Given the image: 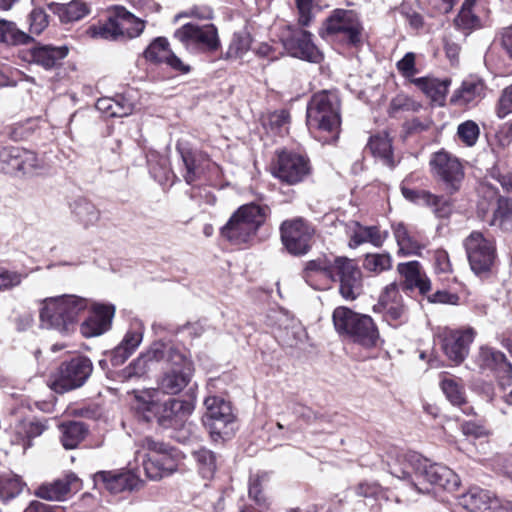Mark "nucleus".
I'll list each match as a JSON object with an SVG mask.
<instances>
[{
	"label": "nucleus",
	"instance_id": "79ce46f5",
	"mask_svg": "<svg viewBox=\"0 0 512 512\" xmlns=\"http://www.w3.org/2000/svg\"><path fill=\"white\" fill-rule=\"evenodd\" d=\"M192 456L196 462L199 474L203 479L210 480L217 470V457L211 450L202 447L193 451Z\"/></svg>",
	"mask_w": 512,
	"mask_h": 512
},
{
	"label": "nucleus",
	"instance_id": "bf43d9fd",
	"mask_svg": "<svg viewBox=\"0 0 512 512\" xmlns=\"http://www.w3.org/2000/svg\"><path fill=\"white\" fill-rule=\"evenodd\" d=\"M422 105L414 98H393L390 105V114L396 116L399 111L417 112Z\"/></svg>",
	"mask_w": 512,
	"mask_h": 512
},
{
	"label": "nucleus",
	"instance_id": "13d9d810",
	"mask_svg": "<svg viewBox=\"0 0 512 512\" xmlns=\"http://www.w3.org/2000/svg\"><path fill=\"white\" fill-rule=\"evenodd\" d=\"M30 32L40 34L48 25V16L44 9L34 8L29 16Z\"/></svg>",
	"mask_w": 512,
	"mask_h": 512
},
{
	"label": "nucleus",
	"instance_id": "423d86ee",
	"mask_svg": "<svg viewBox=\"0 0 512 512\" xmlns=\"http://www.w3.org/2000/svg\"><path fill=\"white\" fill-rule=\"evenodd\" d=\"M270 209L250 203L241 206L222 228V235L234 244L249 242L265 222Z\"/></svg>",
	"mask_w": 512,
	"mask_h": 512
},
{
	"label": "nucleus",
	"instance_id": "7ed1b4c3",
	"mask_svg": "<svg viewBox=\"0 0 512 512\" xmlns=\"http://www.w3.org/2000/svg\"><path fill=\"white\" fill-rule=\"evenodd\" d=\"M332 320L340 336L364 348L375 347L380 340L379 330L369 315L339 306L333 311Z\"/></svg>",
	"mask_w": 512,
	"mask_h": 512
},
{
	"label": "nucleus",
	"instance_id": "0e129e2a",
	"mask_svg": "<svg viewBox=\"0 0 512 512\" xmlns=\"http://www.w3.org/2000/svg\"><path fill=\"white\" fill-rule=\"evenodd\" d=\"M398 71L410 81L416 73L415 54L408 52L396 64Z\"/></svg>",
	"mask_w": 512,
	"mask_h": 512
},
{
	"label": "nucleus",
	"instance_id": "4c0bfd02",
	"mask_svg": "<svg viewBox=\"0 0 512 512\" xmlns=\"http://www.w3.org/2000/svg\"><path fill=\"white\" fill-rule=\"evenodd\" d=\"M368 147L372 154L379 157L386 166L390 168L395 166L391 139L388 137L386 132L371 136L368 142Z\"/></svg>",
	"mask_w": 512,
	"mask_h": 512
},
{
	"label": "nucleus",
	"instance_id": "ddd939ff",
	"mask_svg": "<svg viewBox=\"0 0 512 512\" xmlns=\"http://www.w3.org/2000/svg\"><path fill=\"white\" fill-rule=\"evenodd\" d=\"M284 49L295 58L319 63L323 55L312 41V34L301 28L286 25L279 34Z\"/></svg>",
	"mask_w": 512,
	"mask_h": 512
},
{
	"label": "nucleus",
	"instance_id": "338daca9",
	"mask_svg": "<svg viewBox=\"0 0 512 512\" xmlns=\"http://www.w3.org/2000/svg\"><path fill=\"white\" fill-rule=\"evenodd\" d=\"M143 333L141 329H135V330H129L123 340L120 342V345L123 348H126L129 350L131 354L136 350V348L140 345L142 342Z\"/></svg>",
	"mask_w": 512,
	"mask_h": 512
},
{
	"label": "nucleus",
	"instance_id": "5fc2aeb1",
	"mask_svg": "<svg viewBox=\"0 0 512 512\" xmlns=\"http://www.w3.org/2000/svg\"><path fill=\"white\" fill-rule=\"evenodd\" d=\"M88 12V7L84 1L72 0L63 7L61 18L67 22H74L82 19Z\"/></svg>",
	"mask_w": 512,
	"mask_h": 512
},
{
	"label": "nucleus",
	"instance_id": "1a4fd4ad",
	"mask_svg": "<svg viewBox=\"0 0 512 512\" xmlns=\"http://www.w3.org/2000/svg\"><path fill=\"white\" fill-rule=\"evenodd\" d=\"M46 170L43 159L21 147H0V171L18 177H32Z\"/></svg>",
	"mask_w": 512,
	"mask_h": 512
},
{
	"label": "nucleus",
	"instance_id": "20e7f679",
	"mask_svg": "<svg viewBox=\"0 0 512 512\" xmlns=\"http://www.w3.org/2000/svg\"><path fill=\"white\" fill-rule=\"evenodd\" d=\"M146 21L136 17L123 6H114L108 12L106 21L88 29L91 37L110 41H126L139 37Z\"/></svg>",
	"mask_w": 512,
	"mask_h": 512
},
{
	"label": "nucleus",
	"instance_id": "412c9836",
	"mask_svg": "<svg viewBox=\"0 0 512 512\" xmlns=\"http://www.w3.org/2000/svg\"><path fill=\"white\" fill-rule=\"evenodd\" d=\"M193 410L192 401L172 398L160 405L157 422L166 429L189 430L190 424L187 421Z\"/></svg>",
	"mask_w": 512,
	"mask_h": 512
},
{
	"label": "nucleus",
	"instance_id": "49530a36",
	"mask_svg": "<svg viewBox=\"0 0 512 512\" xmlns=\"http://www.w3.org/2000/svg\"><path fill=\"white\" fill-rule=\"evenodd\" d=\"M170 51L167 38L157 37L144 51V57L154 63H163Z\"/></svg>",
	"mask_w": 512,
	"mask_h": 512
},
{
	"label": "nucleus",
	"instance_id": "4d7b16f0",
	"mask_svg": "<svg viewBox=\"0 0 512 512\" xmlns=\"http://www.w3.org/2000/svg\"><path fill=\"white\" fill-rule=\"evenodd\" d=\"M431 198L427 204L433 213L439 218H447L452 212V203L449 199L443 196L434 195L431 193Z\"/></svg>",
	"mask_w": 512,
	"mask_h": 512
},
{
	"label": "nucleus",
	"instance_id": "f704fd0d",
	"mask_svg": "<svg viewBox=\"0 0 512 512\" xmlns=\"http://www.w3.org/2000/svg\"><path fill=\"white\" fill-rule=\"evenodd\" d=\"M476 0H464L461 9L454 19V25L457 29L463 31L465 35L481 27V20L474 12Z\"/></svg>",
	"mask_w": 512,
	"mask_h": 512
},
{
	"label": "nucleus",
	"instance_id": "f8f14e48",
	"mask_svg": "<svg viewBox=\"0 0 512 512\" xmlns=\"http://www.w3.org/2000/svg\"><path fill=\"white\" fill-rule=\"evenodd\" d=\"M314 235V227L300 217L285 220L280 225L281 242L292 256L308 254L313 245Z\"/></svg>",
	"mask_w": 512,
	"mask_h": 512
},
{
	"label": "nucleus",
	"instance_id": "c85d7f7f",
	"mask_svg": "<svg viewBox=\"0 0 512 512\" xmlns=\"http://www.w3.org/2000/svg\"><path fill=\"white\" fill-rule=\"evenodd\" d=\"M397 271L405 278V287L407 289L417 288L422 295L430 292L431 281L422 271L418 261L399 263Z\"/></svg>",
	"mask_w": 512,
	"mask_h": 512
},
{
	"label": "nucleus",
	"instance_id": "09e8293b",
	"mask_svg": "<svg viewBox=\"0 0 512 512\" xmlns=\"http://www.w3.org/2000/svg\"><path fill=\"white\" fill-rule=\"evenodd\" d=\"M267 478V473L251 475L249 478L248 494L257 506L268 508L269 503L264 494H262V483Z\"/></svg>",
	"mask_w": 512,
	"mask_h": 512
},
{
	"label": "nucleus",
	"instance_id": "4468645a",
	"mask_svg": "<svg viewBox=\"0 0 512 512\" xmlns=\"http://www.w3.org/2000/svg\"><path fill=\"white\" fill-rule=\"evenodd\" d=\"M418 475V482L413 483V489L418 494H430L435 486L452 492L460 485L458 475L450 468L442 464L430 463L427 459Z\"/></svg>",
	"mask_w": 512,
	"mask_h": 512
},
{
	"label": "nucleus",
	"instance_id": "2eb2a0df",
	"mask_svg": "<svg viewBox=\"0 0 512 512\" xmlns=\"http://www.w3.org/2000/svg\"><path fill=\"white\" fill-rule=\"evenodd\" d=\"M431 172L440 180L449 194L459 191L464 179L463 167L455 156L445 151H438L430 159Z\"/></svg>",
	"mask_w": 512,
	"mask_h": 512
},
{
	"label": "nucleus",
	"instance_id": "4be33fe9",
	"mask_svg": "<svg viewBox=\"0 0 512 512\" xmlns=\"http://www.w3.org/2000/svg\"><path fill=\"white\" fill-rule=\"evenodd\" d=\"M474 337L475 331L472 328L464 330L445 329L440 334L441 346L449 360L460 364L467 357L469 346Z\"/></svg>",
	"mask_w": 512,
	"mask_h": 512
},
{
	"label": "nucleus",
	"instance_id": "cd10ccee",
	"mask_svg": "<svg viewBox=\"0 0 512 512\" xmlns=\"http://www.w3.org/2000/svg\"><path fill=\"white\" fill-rule=\"evenodd\" d=\"M346 233L349 237L350 248H356L365 243L380 247L386 238V233H382L377 226H364L358 221L348 222Z\"/></svg>",
	"mask_w": 512,
	"mask_h": 512
},
{
	"label": "nucleus",
	"instance_id": "6ab92c4d",
	"mask_svg": "<svg viewBox=\"0 0 512 512\" xmlns=\"http://www.w3.org/2000/svg\"><path fill=\"white\" fill-rule=\"evenodd\" d=\"M162 360L170 364L171 369L183 370L187 364L194 367L193 362L180 349L173 345L157 342L135 360L133 365L135 369H138L135 374L143 373L148 362Z\"/></svg>",
	"mask_w": 512,
	"mask_h": 512
},
{
	"label": "nucleus",
	"instance_id": "f3484780",
	"mask_svg": "<svg viewBox=\"0 0 512 512\" xmlns=\"http://www.w3.org/2000/svg\"><path fill=\"white\" fill-rule=\"evenodd\" d=\"M338 98H311L307 106V120L319 130L338 133L340 126Z\"/></svg>",
	"mask_w": 512,
	"mask_h": 512
},
{
	"label": "nucleus",
	"instance_id": "f03ea898",
	"mask_svg": "<svg viewBox=\"0 0 512 512\" xmlns=\"http://www.w3.org/2000/svg\"><path fill=\"white\" fill-rule=\"evenodd\" d=\"M87 307V299L76 295L49 297L42 301L40 321L45 328L70 334L75 331L79 317Z\"/></svg>",
	"mask_w": 512,
	"mask_h": 512
},
{
	"label": "nucleus",
	"instance_id": "de8ad7c7",
	"mask_svg": "<svg viewBox=\"0 0 512 512\" xmlns=\"http://www.w3.org/2000/svg\"><path fill=\"white\" fill-rule=\"evenodd\" d=\"M24 483L16 475L0 476V500L6 501L19 495Z\"/></svg>",
	"mask_w": 512,
	"mask_h": 512
},
{
	"label": "nucleus",
	"instance_id": "a18cd8bd",
	"mask_svg": "<svg viewBox=\"0 0 512 512\" xmlns=\"http://www.w3.org/2000/svg\"><path fill=\"white\" fill-rule=\"evenodd\" d=\"M251 37L248 33H234L225 54L226 59L242 58L250 49Z\"/></svg>",
	"mask_w": 512,
	"mask_h": 512
},
{
	"label": "nucleus",
	"instance_id": "603ef678",
	"mask_svg": "<svg viewBox=\"0 0 512 512\" xmlns=\"http://www.w3.org/2000/svg\"><path fill=\"white\" fill-rule=\"evenodd\" d=\"M363 266L368 271L380 273L389 270L392 266V261L390 255L386 253L367 254Z\"/></svg>",
	"mask_w": 512,
	"mask_h": 512
},
{
	"label": "nucleus",
	"instance_id": "393cba45",
	"mask_svg": "<svg viewBox=\"0 0 512 512\" xmlns=\"http://www.w3.org/2000/svg\"><path fill=\"white\" fill-rule=\"evenodd\" d=\"M114 314L113 305H94L88 318L80 326L82 335L86 338L102 335L110 329Z\"/></svg>",
	"mask_w": 512,
	"mask_h": 512
},
{
	"label": "nucleus",
	"instance_id": "58836bf2",
	"mask_svg": "<svg viewBox=\"0 0 512 512\" xmlns=\"http://www.w3.org/2000/svg\"><path fill=\"white\" fill-rule=\"evenodd\" d=\"M411 83L426 96H446L451 81L448 78L439 79L433 76H424L412 78Z\"/></svg>",
	"mask_w": 512,
	"mask_h": 512
},
{
	"label": "nucleus",
	"instance_id": "39448f33",
	"mask_svg": "<svg viewBox=\"0 0 512 512\" xmlns=\"http://www.w3.org/2000/svg\"><path fill=\"white\" fill-rule=\"evenodd\" d=\"M322 38L359 48L365 40L364 27L353 10L335 9L319 31Z\"/></svg>",
	"mask_w": 512,
	"mask_h": 512
},
{
	"label": "nucleus",
	"instance_id": "dca6fc26",
	"mask_svg": "<svg viewBox=\"0 0 512 512\" xmlns=\"http://www.w3.org/2000/svg\"><path fill=\"white\" fill-rule=\"evenodd\" d=\"M206 413L203 418L204 425L214 440L230 435L229 424L233 423L234 415L229 402L221 397L209 396L205 399Z\"/></svg>",
	"mask_w": 512,
	"mask_h": 512
},
{
	"label": "nucleus",
	"instance_id": "e433bc0d",
	"mask_svg": "<svg viewBox=\"0 0 512 512\" xmlns=\"http://www.w3.org/2000/svg\"><path fill=\"white\" fill-rule=\"evenodd\" d=\"M71 209L73 215L85 228L95 225L100 219V211L85 198L74 200Z\"/></svg>",
	"mask_w": 512,
	"mask_h": 512
},
{
	"label": "nucleus",
	"instance_id": "a19ab883",
	"mask_svg": "<svg viewBox=\"0 0 512 512\" xmlns=\"http://www.w3.org/2000/svg\"><path fill=\"white\" fill-rule=\"evenodd\" d=\"M489 225L504 232H512V199L502 197L498 199L497 208L493 212Z\"/></svg>",
	"mask_w": 512,
	"mask_h": 512
},
{
	"label": "nucleus",
	"instance_id": "473e14b6",
	"mask_svg": "<svg viewBox=\"0 0 512 512\" xmlns=\"http://www.w3.org/2000/svg\"><path fill=\"white\" fill-rule=\"evenodd\" d=\"M68 54L66 46L53 47V46H39L31 50L33 62L43 66L46 69L53 68Z\"/></svg>",
	"mask_w": 512,
	"mask_h": 512
},
{
	"label": "nucleus",
	"instance_id": "774afa93",
	"mask_svg": "<svg viewBox=\"0 0 512 512\" xmlns=\"http://www.w3.org/2000/svg\"><path fill=\"white\" fill-rule=\"evenodd\" d=\"M430 126V122H423V121H420L419 119H413L411 121H407L404 123L403 125V130H404V133H405V137H408L410 135H413V134H417V133H420L422 131H425L429 128Z\"/></svg>",
	"mask_w": 512,
	"mask_h": 512
},
{
	"label": "nucleus",
	"instance_id": "8fccbe9b",
	"mask_svg": "<svg viewBox=\"0 0 512 512\" xmlns=\"http://www.w3.org/2000/svg\"><path fill=\"white\" fill-rule=\"evenodd\" d=\"M134 409L144 421L149 422L154 417L157 418L159 415L160 405L151 399H145L143 396H136Z\"/></svg>",
	"mask_w": 512,
	"mask_h": 512
},
{
	"label": "nucleus",
	"instance_id": "bb28decb",
	"mask_svg": "<svg viewBox=\"0 0 512 512\" xmlns=\"http://www.w3.org/2000/svg\"><path fill=\"white\" fill-rule=\"evenodd\" d=\"M80 488V480L74 473L52 482L40 485L35 491L36 496L48 501H61L72 489Z\"/></svg>",
	"mask_w": 512,
	"mask_h": 512
},
{
	"label": "nucleus",
	"instance_id": "aec40b11",
	"mask_svg": "<svg viewBox=\"0 0 512 512\" xmlns=\"http://www.w3.org/2000/svg\"><path fill=\"white\" fill-rule=\"evenodd\" d=\"M425 459L416 452L391 451L388 454V470L390 474L406 481L413 489V483L418 482Z\"/></svg>",
	"mask_w": 512,
	"mask_h": 512
},
{
	"label": "nucleus",
	"instance_id": "72a5a7b5",
	"mask_svg": "<svg viewBox=\"0 0 512 512\" xmlns=\"http://www.w3.org/2000/svg\"><path fill=\"white\" fill-rule=\"evenodd\" d=\"M95 108L105 117H125L132 113L134 105L129 98H97Z\"/></svg>",
	"mask_w": 512,
	"mask_h": 512
},
{
	"label": "nucleus",
	"instance_id": "6e6552de",
	"mask_svg": "<svg viewBox=\"0 0 512 512\" xmlns=\"http://www.w3.org/2000/svg\"><path fill=\"white\" fill-rule=\"evenodd\" d=\"M463 245L472 272L480 278H488L497 260L494 239L480 231H473L464 239Z\"/></svg>",
	"mask_w": 512,
	"mask_h": 512
},
{
	"label": "nucleus",
	"instance_id": "e2e57ef3",
	"mask_svg": "<svg viewBox=\"0 0 512 512\" xmlns=\"http://www.w3.org/2000/svg\"><path fill=\"white\" fill-rule=\"evenodd\" d=\"M402 195L405 199L416 203V204H422L427 206L429 199L431 198V193L426 190H416L412 188H408L406 186L401 187Z\"/></svg>",
	"mask_w": 512,
	"mask_h": 512
},
{
	"label": "nucleus",
	"instance_id": "0eeeda50",
	"mask_svg": "<svg viewBox=\"0 0 512 512\" xmlns=\"http://www.w3.org/2000/svg\"><path fill=\"white\" fill-rule=\"evenodd\" d=\"M139 447L147 451L143 469L149 479L159 480L178 469L181 455L168 444L145 437L139 441Z\"/></svg>",
	"mask_w": 512,
	"mask_h": 512
},
{
	"label": "nucleus",
	"instance_id": "c756f323",
	"mask_svg": "<svg viewBox=\"0 0 512 512\" xmlns=\"http://www.w3.org/2000/svg\"><path fill=\"white\" fill-rule=\"evenodd\" d=\"M95 485L102 484L110 493L117 494L125 490H132L135 478L126 472L99 471L94 474Z\"/></svg>",
	"mask_w": 512,
	"mask_h": 512
},
{
	"label": "nucleus",
	"instance_id": "a211bd4d",
	"mask_svg": "<svg viewBox=\"0 0 512 512\" xmlns=\"http://www.w3.org/2000/svg\"><path fill=\"white\" fill-rule=\"evenodd\" d=\"M309 159L291 151H281L272 167L273 175L289 185L303 181L310 174Z\"/></svg>",
	"mask_w": 512,
	"mask_h": 512
},
{
	"label": "nucleus",
	"instance_id": "9d476101",
	"mask_svg": "<svg viewBox=\"0 0 512 512\" xmlns=\"http://www.w3.org/2000/svg\"><path fill=\"white\" fill-rule=\"evenodd\" d=\"M174 38L191 53H213L221 46L218 30L213 24H184L175 31Z\"/></svg>",
	"mask_w": 512,
	"mask_h": 512
},
{
	"label": "nucleus",
	"instance_id": "864d4df0",
	"mask_svg": "<svg viewBox=\"0 0 512 512\" xmlns=\"http://www.w3.org/2000/svg\"><path fill=\"white\" fill-rule=\"evenodd\" d=\"M457 135L466 146L472 147L478 141L480 129L477 123L467 120L458 126Z\"/></svg>",
	"mask_w": 512,
	"mask_h": 512
},
{
	"label": "nucleus",
	"instance_id": "9b49d317",
	"mask_svg": "<svg viewBox=\"0 0 512 512\" xmlns=\"http://www.w3.org/2000/svg\"><path fill=\"white\" fill-rule=\"evenodd\" d=\"M93 371V364L85 356H76L63 362L51 376L50 387L57 393H65L84 385Z\"/></svg>",
	"mask_w": 512,
	"mask_h": 512
},
{
	"label": "nucleus",
	"instance_id": "6e6d98bb",
	"mask_svg": "<svg viewBox=\"0 0 512 512\" xmlns=\"http://www.w3.org/2000/svg\"><path fill=\"white\" fill-rule=\"evenodd\" d=\"M26 276V274L0 267V291L19 286Z\"/></svg>",
	"mask_w": 512,
	"mask_h": 512
},
{
	"label": "nucleus",
	"instance_id": "3c124183",
	"mask_svg": "<svg viewBox=\"0 0 512 512\" xmlns=\"http://www.w3.org/2000/svg\"><path fill=\"white\" fill-rule=\"evenodd\" d=\"M486 86L482 79L477 76L470 75L462 81L460 88L456 91L454 96H464L465 94L471 96H480L486 94Z\"/></svg>",
	"mask_w": 512,
	"mask_h": 512
},
{
	"label": "nucleus",
	"instance_id": "37998d69",
	"mask_svg": "<svg viewBox=\"0 0 512 512\" xmlns=\"http://www.w3.org/2000/svg\"><path fill=\"white\" fill-rule=\"evenodd\" d=\"M394 237L399 246V250L404 254H419L422 245L408 231L403 223H397L392 226Z\"/></svg>",
	"mask_w": 512,
	"mask_h": 512
},
{
	"label": "nucleus",
	"instance_id": "5701e85b",
	"mask_svg": "<svg viewBox=\"0 0 512 512\" xmlns=\"http://www.w3.org/2000/svg\"><path fill=\"white\" fill-rule=\"evenodd\" d=\"M374 312L382 313L390 325L393 322L402 323L407 319V308L403 303L395 282L387 285L381 293L378 303L373 307Z\"/></svg>",
	"mask_w": 512,
	"mask_h": 512
},
{
	"label": "nucleus",
	"instance_id": "f257e3e1",
	"mask_svg": "<svg viewBox=\"0 0 512 512\" xmlns=\"http://www.w3.org/2000/svg\"><path fill=\"white\" fill-rule=\"evenodd\" d=\"M301 276L316 290H324L334 282H339V293L348 301L355 300L361 293L362 273L357 264L347 257L326 255L304 263Z\"/></svg>",
	"mask_w": 512,
	"mask_h": 512
},
{
	"label": "nucleus",
	"instance_id": "b1692460",
	"mask_svg": "<svg viewBox=\"0 0 512 512\" xmlns=\"http://www.w3.org/2000/svg\"><path fill=\"white\" fill-rule=\"evenodd\" d=\"M458 504L469 512H503L502 501L491 492L472 487L458 497Z\"/></svg>",
	"mask_w": 512,
	"mask_h": 512
},
{
	"label": "nucleus",
	"instance_id": "2f4dec72",
	"mask_svg": "<svg viewBox=\"0 0 512 512\" xmlns=\"http://www.w3.org/2000/svg\"><path fill=\"white\" fill-rule=\"evenodd\" d=\"M46 428V425L40 421H19L14 428L15 438L11 443L21 446L22 450L26 451L32 445L31 440L40 436Z\"/></svg>",
	"mask_w": 512,
	"mask_h": 512
},
{
	"label": "nucleus",
	"instance_id": "c9c22d12",
	"mask_svg": "<svg viewBox=\"0 0 512 512\" xmlns=\"http://www.w3.org/2000/svg\"><path fill=\"white\" fill-rule=\"evenodd\" d=\"M61 443L65 449L76 448L88 432L87 426L80 421H70L60 425Z\"/></svg>",
	"mask_w": 512,
	"mask_h": 512
},
{
	"label": "nucleus",
	"instance_id": "c03bdc74",
	"mask_svg": "<svg viewBox=\"0 0 512 512\" xmlns=\"http://www.w3.org/2000/svg\"><path fill=\"white\" fill-rule=\"evenodd\" d=\"M441 389L453 405L466 403L464 386L457 379L445 376L441 380Z\"/></svg>",
	"mask_w": 512,
	"mask_h": 512
},
{
	"label": "nucleus",
	"instance_id": "a878e982",
	"mask_svg": "<svg viewBox=\"0 0 512 512\" xmlns=\"http://www.w3.org/2000/svg\"><path fill=\"white\" fill-rule=\"evenodd\" d=\"M476 363L480 369L493 371L501 378H512V364L502 352L492 347H480Z\"/></svg>",
	"mask_w": 512,
	"mask_h": 512
},
{
	"label": "nucleus",
	"instance_id": "7c9ffc66",
	"mask_svg": "<svg viewBox=\"0 0 512 512\" xmlns=\"http://www.w3.org/2000/svg\"><path fill=\"white\" fill-rule=\"evenodd\" d=\"M194 367L189 364L183 370L171 369L166 372L159 381V388L166 394L181 392L191 381Z\"/></svg>",
	"mask_w": 512,
	"mask_h": 512
},
{
	"label": "nucleus",
	"instance_id": "ea45409f",
	"mask_svg": "<svg viewBox=\"0 0 512 512\" xmlns=\"http://www.w3.org/2000/svg\"><path fill=\"white\" fill-rule=\"evenodd\" d=\"M32 37L20 30L17 25L5 19L0 20V43L17 46L28 44Z\"/></svg>",
	"mask_w": 512,
	"mask_h": 512
},
{
	"label": "nucleus",
	"instance_id": "052dcab7",
	"mask_svg": "<svg viewBox=\"0 0 512 512\" xmlns=\"http://www.w3.org/2000/svg\"><path fill=\"white\" fill-rule=\"evenodd\" d=\"M200 156V154L196 155L190 152L182 154V159L186 167V174L184 175V178L188 184L193 183L198 177L199 167L197 166L196 161L197 157Z\"/></svg>",
	"mask_w": 512,
	"mask_h": 512
},
{
	"label": "nucleus",
	"instance_id": "69168bd1",
	"mask_svg": "<svg viewBox=\"0 0 512 512\" xmlns=\"http://www.w3.org/2000/svg\"><path fill=\"white\" fill-rule=\"evenodd\" d=\"M295 2L299 13V24L308 26L313 17L314 0H295Z\"/></svg>",
	"mask_w": 512,
	"mask_h": 512
},
{
	"label": "nucleus",
	"instance_id": "680f3d73",
	"mask_svg": "<svg viewBox=\"0 0 512 512\" xmlns=\"http://www.w3.org/2000/svg\"><path fill=\"white\" fill-rule=\"evenodd\" d=\"M461 431L464 435L473 437V438H481L488 435V431L483 423V421H465L461 424Z\"/></svg>",
	"mask_w": 512,
	"mask_h": 512
}]
</instances>
